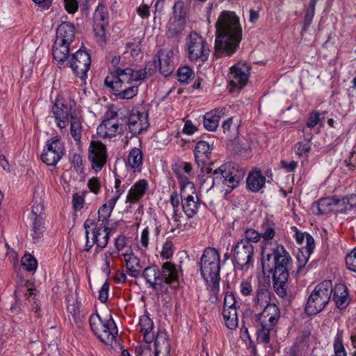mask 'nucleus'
Returning a JSON list of instances; mask_svg holds the SVG:
<instances>
[{
    "label": "nucleus",
    "instance_id": "obj_52",
    "mask_svg": "<svg viewBox=\"0 0 356 356\" xmlns=\"http://www.w3.org/2000/svg\"><path fill=\"white\" fill-rule=\"evenodd\" d=\"M195 189L193 183H186L181 188L180 195L181 198V202L191 198L195 195Z\"/></svg>",
    "mask_w": 356,
    "mask_h": 356
},
{
    "label": "nucleus",
    "instance_id": "obj_42",
    "mask_svg": "<svg viewBox=\"0 0 356 356\" xmlns=\"http://www.w3.org/2000/svg\"><path fill=\"white\" fill-rule=\"evenodd\" d=\"M43 219L42 218H34L31 229V235L34 243L38 242L39 239L42 236L43 233Z\"/></svg>",
    "mask_w": 356,
    "mask_h": 356
},
{
    "label": "nucleus",
    "instance_id": "obj_18",
    "mask_svg": "<svg viewBox=\"0 0 356 356\" xmlns=\"http://www.w3.org/2000/svg\"><path fill=\"white\" fill-rule=\"evenodd\" d=\"M124 129V125L114 122L113 118L106 119L97 127V134L101 137L111 138L122 134Z\"/></svg>",
    "mask_w": 356,
    "mask_h": 356
},
{
    "label": "nucleus",
    "instance_id": "obj_60",
    "mask_svg": "<svg viewBox=\"0 0 356 356\" xmlns=\"http://www.w3.org/2000/svg\"><path fill=\"white\" fill-rule=\"evenodd\" d=\"M311 149V144L306 141L299 142L297 144L296 154L301 156L309 152Z\"/></svg>",
    "mask_w": 356,
    "mask_h": 356
},
{
    "label": "nucleus",
    "instance_id": "obj_47",
    "mask_svg": "<svg viewBox=\"0 0 356 356\" xmlns=\"http://www.w3.org/2000/svg\"><path fill=\"white\" fill-rule=\"evenodd\" d=\"M21 264L23 268L28 271H35L38 266L37 260L30 254H25L22 257Z\"/></svg>",
    "mask_w": 356,
    "mask_h": 356
},
{
    "label": "nucleus",
    "instance_id": "obj_29",
    "mask_svg": "<svg viewBox=\"0 0 356 356\" xmlns=\"http://www.w3.org/2000/svg\"><path fill=\"white\" fill-rule=\"evenodd\" d=\"M106 318L102 319L100 316L97 314H92L89 318L90 327L92 332L99 339H108L109 334H106L102 330L104 325H105Z\"/></svg>",
    "mask_w": 356,
    "mask_h": 356
},
{
    "label": "nucleus",
    "instance_id": "obj_7",
    "mask_svg": "<svg viewBox=\"0 0 356 356\" xmlns=\"http://www.w3.org/2000/svg\"><path fill=\"white\" fill-rule=\"evenodd\" d=\"M165 284L173 289L179 286L178 270L175 265L170 261L164 262L161 269L158 267V272L153 279L152 289L154 291H162Z\"/></svg>",
    "mask_w": 356,
    "mask_h": 356
},
{
    "label": "nucleus",
    "instance_id": "obj_54",
    "mask_svg": "<svg viewBox=\"0 0 356 356\" xmlns=\"http://www.w3.org/2000/svg\"><path fill=\"white\" fill-rule=\"evenodd\" d=\"M347 268L353 272H356V247L346 257Z\"/></svg>",
    "mask_w": 356,
    "mask_h": 356
},
{
    "label": "nucleus",
    "instance_id": "obj_56",
    "mask_svg": "<svg viewBox=\"0 0 356 356\" xmlns=\"http://www.w3.org/2000/svg\"><path fill=\"white\" fill-rule=\"evenodd\" d=\"M236 307V300L232 292H227L224 298L223 309H231Z\"/></svg>",
    "mask_w": 356,
    "mask_h": 356
},
{
    "label": "nucleus",
    "instance_id": "obj_33",
    "mask_svg": "<svg viewBox=\"0 0 356 356\" xmlns=\"http://www.w3.org/2000/svg\"><path fill=\"white\" fill-rule=\"evenodd\" d=\"M111 229L104 224L103 227H99L96 231L93 230V243L101 250L106 247L110 237Z\"/></svg>",
    "mask_w": 356,
    "mask_h": 356
},
{
    "label": "nucleus",
    "instance_id": "obj_50",
    "mask_svg": "<svg viewBox=\"0 0 356 356\" xmlns=\"http://www.w3.org/2000/svg\"><path fill=\"white\" fill-rule=\"evenodd\" d=\"M193 75L192 70L188 66H184L177 70V80L183 83H188Z\"/></svg>",
    "mask_w": 356,
    "mask_h": 356
},
{
    "label": "nucleus",
    "instance_id": "obj_38",
    "mask_svg": "<svg viewBox=\"0 0 356 356\" xmlns=\"http://www.w3.org/2000/svg\"><path fill=\"white\" fill-rule=\"evenodd\" d=\"M199 199L197 195H193L191 198L182 202V208L188 218L194 216L199 208Z\"/></svg>",
    "mask_w": 356,
    "mask_h": 356
},
{
    "label": "nucleus",
    "instance_id": "obj_46",
    "mask_svg": "<svg viewBox=\"0 0 356 356\" xmlns=\"http://www.w3.org/2000/svg\"><path fill=\"white\" fill-rule=\"evenodd\" d=\"M138 86H129L124 87L122 86V88L119 91H117V96L121 99H132L138 94Z\"/></svg>",
    "mask_w": 356,
    "mask_h": 356
},
{
    "label": "nucleus",
    "instance_id": "obj_17",
    "mask_svg": "<svg viewBox=\"0 0 356 356\" xmlns=\"http://www.w3.org/2000/svg\"><path fill=\"white\" fill-rule=\"evenodd\" d=\"M230 86L233 88L242 89L248 79V69L244 65H236L230 69Z\"/></svg>",
    "mask_w": 356,
    "mask_h": 356
},
{
    "label": "nucleus",
    "instance_id": "obj_43",
    "mask_svg": "<svg viewBox=\"0 0 356 356\" xmlns=\"http://www.w3.org/2000/svg\"><path fill=\"white\" fill-rule=\"evenodd\" d=\"M343 330H338L334 343V351L335 356H347L346 351L343 343Z\"/></svg>",
    "mask_w": 356,
    "mask_h": 356
},
{
    "label": "nucleus",
    "instance_id": "obj_35",
    "mask_svg": "<svg viewBox=\"0 0 356 356\" xmlns=\"http://www.w3.org/2000/svg\"><path fill=\"white\" fill-rule=\"evenodd\" d=\"M156 67V61L152 60L146 64L145 67L143 69H140L138 70H134L132 75L133 81H141L146 79L147 76L152 75L154 72V70Z\"/></svg>",
    "mask_w": 356,
    "mask_h": 356
},
{
    "label": "nucleus",
    "instance_id": "obj_34",
    "mask_svg": "<svg viewBox=\"0 0 356 356\" xmlns=\"http://www.w3.org/2000/svg\"><path fill=\"white\" fill-rule=\"evenodd\" d=\"M354 207H356L355 195H351L342 198L335 196V211L344 212L350 211Z\"/></svg>",
    "mask_w": 356,
    "mask_h": 356
},
{
    "label": "nucleus",
    "instance_id": "obj_6",
    "mask_svg": "<svg viewBox=\"0 0 356 356\" xmlns=\"http://www.w3.org/2000/svg\"><path fill=\"white\" fill-rule=\"evenodd\" d=\"M332 291L331 280H324L318 284L307 299L305 312L308 315H315L321 312L329 303Z\"/></svg>",
    "mask_w": 356,
    "mask_h": 356
},
{
    "label": "nucleus",
    "instance_id": "obj_36",
    "mask_svg": "<svg viewBox=\"0 0 356 356\" xmlns=\"http://www.w3.org/2000/svg\"><path fill=\"white\" fill-rule=\"evenodd\" d=\"M105 325L103 327V332H106V334H109L108 339H100L101 341L106 344H110L113 341L116 340V337L118 336V328L116 324L113 319L112 316L110 315L108 318H106V322H104Z\"/></svg>",
    "mask_w": 356,
    "mask_h": 356
},
{
    "label": "nucleus",
    "instance_id": "obj_62",
    "mask_svg": "<svg viewBox=\"0 0 356 356\" xmlns=\"http://www.w3.org/2000/svg\"><path fill=\"white\" fill-rule=\"evenodd\" d=\"M84 204V198L79 195L78 193H75L72 197L73 208L76 210H80L83 208Z\"/></svg>",
    "mask_w": 356,
    "mask_h": 356
},
{
    "label": "nucleus",
    "instance_id": "obj_28",
    "mask_svg": "<svg viewBox=\"0 0 356 356\" xmlns=\"http://www.w3.org/2000/svg\"><path fill=\"white\" fill-rule=\"evenodd\" d=\"M140 332L143 335V340L147 343H150L154 339L153 332L154 323L152 320L147 315H143L139 320Z\"/></svg>",
    "mask_w": 356,
    "mask_h": 356
},
{
    "label": "nucleus",
    "instance_id": "obj_11",
    "mask_svg": "<svg viewBox=\"0 0 356 356\" xmlns=\"http://www.w3.org/2000/svg\"><path fill=\"white\" fill-rule=\"evenodd\" d=\"M65 64L70 67L77 77L83 80L87 77L91 64L90 54L86 51L79 49L72 54L70 60L67 61Z\"/></svg>",
    "mask_w": 356,
    "mask_h": 356
},
{
    "label": "nucleus",
    "instance_id": "obj_10",
    "mask_svg": "<svg viewBox=\"0 0 356 356\" xmlns=\"http://www.w3.org/2000/svg\"><path fill=\"white\" fill-rule=\"evenodd\" d=\"M64 155V147L60 138L55 136L49 139L45 144L41 160L47 165L55 166Z\"/></svg>",
    "mask_w": 356,
    "mask_h": 356
},
{
    "label": "nucleus",
    "instance_id": "obj_4",
    "mask_svg": "<svg viewBox=\"0 0 356 356\" xmlns=\"http://www.w3.org/2000/svg\"><path fill=\"white\" fill-rule=\"evenodd\" d=\"M254 302L257 305L264 306L263 311L257 315L259 324L265 327H274L280 318V311L275 303H269L270 293L265 285H259L255 291Z\"/></svg>",
    "mask_w": 356,
    "mask_h": 356
},
{
    "label": "nucleus",
    "instance_id": "obj_64",
    "mask_svg": "<svg viewBox=\"0 0 356 356\" xmlns=\"http://www.w3.org/2000/svg\"><path fill=\"white\" fill-rule=\"evenodd\" d=\"M65 8L69 13H74L78 10L76 0H64Z\"/></svg>",
    "mask_w": 356,
    "mask_h": 356
},
{
    "label": "nucleus",
    "instance_id": "obj_55",
    "mask_svg": "<svg viewBox=\"0 0 356 356\" xmlns=\"http://www.w3.org/2000/svg\"><path fill=\"white\" fill-rule=\"evenodd\" d=\"M121 183H122V181H121V179H120V177H116L115 180V191L113 195L112 196V197L113 199H115L116 201L118 200V199L120 198L121 195L124 192V191L127 188V185H128V184L122 185Z\"/></svg>",
    "mask_w": 356,
    "mask_h": 356
},
{
    "label": "nucleus",
    "instance_id": "obj_13",
    "mask_svg": "<svg viewBox=\"0 0 356 356\" xmlns=\"http://www.w3.org/2000/svg\"><path fill=\"white\" fill-rule=\"evenodd\" d=\"M133 69L117 68L115 74L108 75L104 79V84L111 88L113 91H119L123 83H129L133 81Z\"/></svg>",
    "mask_w": 356,
    "mask_h": 356
},
{
    "label": "nucleus",
    "instance_id": "obj_9",
    "mask_svg": "<svg viewBox=\"0 0 356 356\" xmlns=\"http://www.w3.org/2000/svg\"><path fill=\"white\" fill-rule=\"evenodd\" d=\"M232 261L236 264L238 268L247 270L253 263L254 248L252 244H248L245 241H238L233 246Z\"/></svg>",
    "mask_w": 356,
    "mask_h": 356
},
{
    "label": "nucleus",
    "instance_id": "obj_32",
    "mask_svg": "<svg viewBox=\"0 0 356 356\" xmlns=\"http://www.w3.org/2000/svg\"><path fill=\"white\" fill-rule=\"evenodd\" d=\"M170 52L161 50L159 52V71L161 74L168 76L174 70L172 60L170 57Z\"/></svg>",
    "mask_w": 356,
    "mask_h": 356
},
{
    "label": "nucleus",
    "instance_id": "obj_40",
    "mask_svg": "<svg viewBox=\"0 0 356 356\" xmlns=\"http://www.w3.org/2000/svg\"><path fill=\"white\" fill-rule=\"evenodd\" d=\"M335 211V196L322 198L318 201L317 214L323 215Z\"/></svg>",
    "mask_w": 356,
    "mask_h": 356
},
{
    "label": "nucleus",
    "instance_id": "obj_31",
    "mask_svg": "<svg viewBox=\"0 0 356 356\" xmlns=\"http://www.w3.org/2000/svg\"><path fill=\"white\" fill-rule=\"evenodd\" d=\"M185 28L184 17H172L167 26L166 35L168 38H176L182 33Z\"/></svg>",
    "mask_w": 356,
    "mask_h": 356
},
{
    "label": "nucleus",
    "instance_id": "obj_14",
    "mask_svg": "<svg viewBox=\"0 0 356 356\" xmlns=\"http://www.w3.org/2000/svg\"><path fill=\"white\" fill-rule=\"evenodd\" d=\"M149 125L148 115L146 112H132L128 118L127 126L132 136L140 134Z\"/></svg>",
    "mask_w": 356,
    "mask_h": 356
},
{
    "label": "nucleus",
    "instance_id": "obj_22",
    "mask_svg": "<svg viewBox=\"0 0 356 356\" xmlns=\"http://www.w3.org/2000/svg\"><path fill=\"white\" fill-rule=\"evenodd\" d=\"M148 187L146 179H143L136 181L129 189L126 202L131 204L138 202L145 194Z\"/></svg>",
    "mask_w": 356,
    "mask_h": 356
},
{
    "label": "nucleus",
    "instance_id": "obj_3",
    "mask_svg": "<svg viewBox=\"0 0 356 356\" xmlns=\"http://www.w3.org/2000/svg\"><path fill=\"white\" fill-rule=\"evenodd\" d=\"M207 174L212 173V187L220 186L227 188L226 193H230L238 186L243 179L245 172L243 170L234 169L230 163H225L212 172V168L206 167Z\"/></svg>",
    "mask_w": 356,
    "mask_h": 356
},
{
    "label": "nucleus",
    "instance_id": "obj_58",
    "mask_svg": "<svg viewBox=\"0 0 356 356\" xmlns=\"http://www.w3.org/2000/svg\"><path fill=\"white\" fill-rule=\"evenodd\" d=\"M262 228L264 231L262 233H260L261 237L265 241L271 240L274 237L275 234L274 229L271 227H269L268 225L265 224L262 225Z\"/></svg>",
    "mask_w": 356,
    "mask_h": 356
},
{
    "label": "nucleus",
    "instance_id": "obj_23",
    "mask_svg": "<svg viewBox=\"0 0 356 356\" xmlns=\"http://www.w3.org/2000/svg\"><path fill=\"white\" fill-rule=\"evenodd\" d=\"M225 108H218L207 112L204 115L203 124L209 131H214L218 127L220 119L225 115Z\"/></svg>",
    "mask_w": 356,
    "mask_h": 356
},
{
    "label": "nucleus",
    "instance_id": "obj_12",
    "mask_svg": "<svg viewBox=\"0 0 356 356\" xmlns=\"http://www.w3.org/2000/svg\"><path fill=\"white\" fill-rule=\"evenodd\" d=\"M88 159L93 170H102L107 160L106 147L99 141H91L88 148Z\"/></svg>",
    "mask_w": 356,
    "mask_h": 356
},
{
    "label": "nucleus",
    "instance_id": "obj_26",
    "mask_svg": "<svg viewBox=\"0 0 356 356\" xmlns=\"http://www.w3.org/2000/svg\"><path fill=\"white\" fill-rule=\"evenodd\" d=\"M75 27L69 22H63L56 29V40L62 42L72 44L75 38Z\"/></svg>",
    "mask_w": 356,
    "mask_h": 356
},
{
    "label": "nucleus",
    "instance_id": "obj_19",
    "mask_svg": "<svg viewBox=\"0 0 356 356\" xmlns=\"http://www.w3.org/2000/svg\"><path fill=\"white\" fill-rule=\"evenodd\" d=\"M332 293V300L336 307L340 310L345 309L350 302L348 287L345 284H337L333 288Z\"/></svg>",
    "mask_w": 356,
    "mask_h": 356
},
{
    "label": "nucleus",
    "instance_id": "obj_44",
    "mask_svg": "<svg viewBox=\"0 0 356 356\" xmlns=\"http://www.w3.org/2000/svg\"><path fill=\"white\" fill-rule=\"evenodd\" d=\"M81 124L79 118L76 115H71L70 118V132L72 138L78 141L81 138Z\"/></svg>",
    "mask_w": 356,
    "mask_h": 356
},
{
    "label": "nucleus",
    "instance_id": "obj_21",
    "mask_svg": "<svg viewBox=\"0 0 356 356\" xmlns=\"http://www.w3.org/2000/svg\"><path fill=\"white\" fill-rule=\"evenodd\" d=\"M315 247L314 240L310 234L306 236V246L300 249L296 256L298 261L297 273H300L301 270L308 262L311 254Z\"/></svg>",
    "mask_w": 356,
    "mask_h": 356
},
{
    "label": "nucleus",
    "instance_id": "obj_41",
    "mask_svg": "<svg viewBox=\"0 0 356 356\" xmlns=\"http://www.w3.org/2000/svg\"><path fill=\"white\" fill-rule=\"evenodd\" d=\"M222 316L227 327L230 330L236 328L238 326L236 308H231V309H223Z\"/></svg>",
    "mask_w": 356,
    "mask_h": 356
},
{
    "label": "nucleus",
    "instance_id": "obj_8",
    "mask_svg": "<svg viewBox=\"0 0 356 356\" xmlns=\"http://www.w3.org/2000/svg\"><path fill=\"white\" fill-rule=\"evenodd\" d=\"M188 58L191 61L207 60L210 49L205 40L195 32H192L186 40Z\"/></svg>",
    "mask_w": 356,
    "mask_h": 356
},
{
    "label": "nucleus",
    "instance_id": "obj_49",
    "mask_svg": "<svg viewBox=\"0 0 356 356\" xmlns=\"http://www.w3.org/2000/svg\"><path fill=\"white\" fill-rule=\"evenodd\" d=\"M44 211V206L42 203L40 197L36 196L34 195V197L33 200V204L31 206V213L34 218H42L41 215L42 214Z\"/></svg>",
    "mask_w": 356,
    "mask_h": 356
},
{
    "label": "nucleus",
    "instance_id": "obj_59",
    "mask_svg": "<svg viewBox=\"0 0 356 356\" xmlns=\"http://www.w3.org/2000/svg\"><path fill=\"white\" fill-rule=\"evenodd\" d=\"M109 284L108 282H106L102 285L101 289L99 291L98 299L102 303H104L108 300V296Z\"/></svg>",
    "mask_w": 356,
    "mask_h": 356
},
{
    "label": "nucleus",
    "instance_id": "obj_48",
    "mask_svg": "<svg viewBox=\"0 0 356 356\" xmlns=\"http://www.w3.org/2000/svg\"><path fill=\"white\" fill-rule=\"evenodd\" d=\"M315 8L316 5H314L313 2L309 3L308 7L305 10L302 31H306L310 26L315 14Z\"/></svg>",
    "mask_w": 356,
    "mask_h": 356
},
{
    "label": "nucleus",
    "instance_id": "obj_30",
    "mask_svg": "<svg viewBox=\"0 0 356 356\" xmlns=\"http://www.w3.org/2000/svg\"><path fill=\"white\" fill-rule=\"evenodd\" d=\"M123 256L126 262L127 273L133 277H138L142 268L140 259L132 252L124 253Z\"/></svg>",
    "mask_w": 356,
    "mask_h": 356
},
{
    "label": "nucleus",
    "instance_id": "obj_53",
    "mask_svg": "<svg viewBox=\"0 0 356 356\" xmlns=\"http://www.w3.org/2000/svg\"><path fill=\"white\" fill-rule=\"evenodd\" d=\"M261 329L257 331V340L261 343H268L270 341V332L273 327H265L260 324Z\"/></svg>",
    "mask_w": 356,
    "mask_h": 356
},
{
    "label": "nucleus",
    "instance_id": "obj_61",
    "mask_svg": "<svg viewBox=\"0 0 356 356\" xmlns=\"http://www.w3.org/2000/svg\"><path fill=\"white\" fill-rule=\"evenodd\" d=\"M319 113L318 112H312L309 115L307 121V128H313L319 122Z\"/></svg>",
    "mask_w": 356,
    "mask_h": 356
},
{
    "label": "nucleus",
    "instance_id": "obj_1",
    "mask_svg": "<svg viewBox=\"0 0 356 356\" xmlns=\"http://www.w3.org/2000/svg\"><path fill=\"white\" fill-rule=\"evenodd\" d=\"M261 256L263 270L273 275L275 291L281 298L286 296V282L292 262L289 252L282 245L268 243H266Z\"/></svg>",
    "mask_w": 356,
    "mask_h": 356
},
{
    "label": "nucleus",
    "instance_id": "obj_45",
    "mask_svg": "<svg viewBox=\"0 0 356 356\" xmlns=\"http://www.w3.org/2000/svg\"><path fill=\"white\" fill-rule=\"evenodd\" d=\"M261 235L254 229H247L244 231L242 238L239 241H245L248 244L257 243L261 238Z\"/></svg>",
    "mask_w": 356,
    "mask_h": 356
},
{
    "label": "nucleus",
    "instance_id": "obj_57",
    "mask_svg": "<svg viewBox=\"0 0 356 356\" xmlns=\"http://www.w3.org/2000/svg\"><path fill=\"white\" fill-rule=\"evenodd\" d=\"M173 254V244L171 241H166L161 252V256L166 259H170Z\"/></svg>",
    "mask_w": 356,
    "mask_h": 356
},
{
    "label": "nucleus",
    "instance_id": "obj_39",
    "mask_svg": "<svg viewBox=\"0 0 356 356\" xmlns=\"http://www.w3.org/2000/svg\"><path fill=\"white\" fill-rule=\"evenodd\" d=\"M128 163L134 171L140 170L143 164V154L141 151L136 147L131 149L128 158Z\"/></svg>",
    "mask_w": 356,
    "mask_h": 356
},
{
    "label": "nucleus",
    "instance_id": "obj_51",
    "mask_svg": "<svg viewBox=\"0 0 356 356\" xmlns=\"http://www.w3.org/2000/svg\"><path fill=\"white\" fill-rule=\"evenodd\" d=\"M158 272V266L157 265H152L150 266L146 267L141 274V276L145 280L146 282L149 284V286L152 288L153 279L154 278V275Z\"/></svg>",
    "mask_w": 356,
    "mask_h": 356
},
{
    "label": "nucleus",
    "instance_id": "obj_37",
    "mask_svg": "<svg viewBox=\"0 0 356 356\" xmlns=\"http://www.w3.org/2000/svg\"><path fill=\"white\" fill-rule=\"evenodd\" d=\"M117 201L111 197L106 203H104L98 211V219L103 222L107 223L108 219L110 218L113 209Z\"/></svg>",
    "mask_w": 356,
    "mask_h": 356
},
{
    "label": "nucleus",
    "instance_id": "obj_15",
    "mask_svg": "<svg viewBox=\"0 0 356 356\" xmlns=\"http://www.w3.org/2000/svg\"><path fill=\"white\" fill-rule=\"evenodd\" d=\"M51 112L58 127L60 129H65L69 122V118H71V106H68L62 100L56 99L51 108Z\"/></svg>",
    "mask_w": 356,
    "mask_h": 356
},
{
    "label": "nucleus",
    "instance_id": "obj_27",
    "mask_svg": "<svg viewBox=\"0 0 356 356\" xmlns=\"http://www.w3.org/2000/svg\"><path fill=\"white\" fill-rule=\"evenodd\" d=\"M266 182V177L260 170L250 172L247 177L246 183L249 190L252 192H258L262 188Z\"/></svg>",
    "mask_w": 356,
    "mask_h": 356
},
{
    "label": "nucleus",
    "instance_id": "obj_25",
    "mask_svg": "<svg viewBox=\"0 0 356 356\" xmlns=\"http://www.w3.org/2000/svg\"><path fill=\"white\" fill-rule=\"evenodd\" d=\"M153 341L155 346L154 356H169L170 343L165 332H158Z\"/></svg>",
    "mask_w": 356,
    "mask_h": 356
},
{
    "label": "nucleus",
    "instance_id": "obj_5",
    "mask_svg": "<svg viewBox=\"0 0 356 356\" xmlns=\"http://www.w3.org/2000/svg\"><path fill=\"white\" fill-rule=\"evenodd\" d=\"M220 258L219 252L213 248H207L203 252L199 266L201 275L206 282L213 286H218L220 280Z\"/></svg>",
    "mask_w": 356,
    "mask_h": 356
},
{
    "label": "nucleus",
    "instance_id": "obj_20",
    "mask_svg": "<svg viewBox=\"0 0 356 356\" xmlns=\"http://www.w3.org/2000/svg\"><path fill=\"white\" fill-rule=\"evenodd\" d=\"M212 150L213 146L209 143L204 140L197 143L195 149V162L202 170L210 159Z\"/></svg>",
    "mask_w": 356,
    "mask_h": 356
},
{
    "label": "nucleus",
    "instance_id": "obj_16",
    "mask_svg": "<svg viewBox=\"0 0 356 356\" xmlns=\"http://www.w3.org/2000/svg\"><path fill=\"white\" fill-rule=\"evenodd\" d=\"M108 16L106 6L99 4L93 15V30L96 36L102 38L105 35V27L108 23Z\"/></svg>",
    "mask_w": 356,
    "mask_h": 356
},
{
    "label": "nucleus",
    "instance_id": "obj_2",
    "mask_svg": "<svg viewBox=\"0 0 356 356\" xmlns=\"http://www.w3.org/2000/svg\"><path fill=\"white\" fill-rule=\"evenodd\" d=\"M215 54L217 56H230L238 48L242 39V28L238 17L231 11H222L216 23Z\"/></svg>",
    "mask_w": 356,
    "mask_h": 356
},
{
    "label": "nucleus",
    "instance_id": "obj_63",
    "mask_svg": "<svg viewBox=\"0 0 356 356\" xmlns=\"http://www.w3.org/2000/svg\"><path fill=\"white\" fill-rule=\"evenodd\" d=\"M254 289L250 282L244 281L241 283L240 291L243 296H249L252 293Z\"/></svg>",
    "mask_w": 356,
    "mask_h": 356
},
{
    "label": "nucleus",
    "instance_id": "obj_24",
    "mask_svg": "<svg viewBox=\"0 0 356 356\" xmlns=\"http://www.w3.org/2000/svg\"><path fill=\"white\" fill-rule=\"evenodd\" d=\"M70 44L65 42H62L58 40H56L52 49V55L54 59L58 61L60 65H64L67 61Z\"/></svg>",
    "mask_w": 356,
    "mask_h": 356
}]
</instances>
